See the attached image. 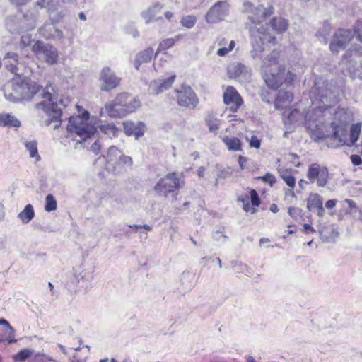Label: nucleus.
Segmentation results:
<instances>
[{"mask_svg": "<svg viewBox=\"0 0 362 362\" xmlns=\"http://www.w3.org/2000/svg\"><path fill=\"white\" fill-rule=\"evenodd\" d=\"M96 130H97V128H95L94 126L92 125V132H91L92 136H94L95 132H96Z\"/></svg>", "mask_w": 362, "mask_h": 362, "instance_id": "nucleus-61", "label": "nucleus"}, {"mask_svg": "<svg viewBox=\"0 0 362 362\" xmlns=\"http://www.w3.org/2000/svg\"><path fill=\"white\" fill-rule=\"evenodd\" d=\"M163 4L159 2L154 3L149 7L144 13V18L147 23H151L154 20H161L162 17L155 18L156 13L160 11L163 8Z\"/></svg>", "mask_w": 362, "mask_h": 362, "instance_id": "nucleus-27", "label": "nucleus"}, {"mask_svg": "<svg viewBox=\"0 0 362 362\" xmlns=\"http://www.w3.org/2000/svg\"><path fill=\"white\" fill-rule=\"evenodd\" d=\"M301 117L300 110L297 109L291 110L288 115L286 116L284 123L285 124H293L297 122Z\"/></svg>", "mask_w": 362, "mask_h": 362, "instance_id": "nucleus-38", "label": "nucleus"}, {"mask_svg": "<svg viewBox=\"0 0 362 362\" xmlns=\"http://www.w3.org/2000/svg\"><path fill=\"white\" fill-rule=\"evenodd\" d=\"M39 90L36 85H30L27 83H21L16 88V92L18 95H21L22 99H30L35 91Z\"/></svg>", "mask_w": 362, "mask_h": 362, "instance_id": "nucleus-20", "label": "nucleus"}, {"mask_svg": "<svg viewBox=\"0 0 362 362\" xmlns=\"http://www.w3.org/2000/svg\"><path fill=\"white\" fill-rule=\"evenodd\" d=\"M227 42V40L224 37L218 41V45L220 47V48L216 51V54L218 56L225 57L234 49L235 46V42L234 40H231L228 47H226Z\"/></svg>", "mask_w": 362, "mask_h": 362, "instance_id": "nucleus-28", "label": "nucleus"}, {"mask_svg": "<svg viewBox=\"0 0 362 362\" xmlns=\"http://www.w3.org/2000/svg\"><path fill=\"white\" fill-rule=\"evenodd\" d=\"M307 208L310 211L316 212L317 216L322 217L325 211L323 208V199L317 193H310L307 198Z\"/></svg>", "mask_w": 362, "mask_h": 362, "instance_id": "nucleus-17", "label": "nucleus"}, {"mask_svg": "<svg viewBox=\"0 0 362 362\" xmlns=\"http://www.w3.org/2000/svg\"><path fill=\"white\" fill-rule=\"evenodd\" d=\"M164 16L167 20L171 21L173 17V13L171 11H166L165 12Z\"/></svg>", "mask_w": 362, "mask_h": 362, "instance_id": "nucleus-55", "label": "nucleus"}, {"mask_svg": "<svg viewBox=\"0 0 362 362\" xmlns=\"http://www.w3.org/2000/svg\"><path fill=\"white\" fill-rule=\"evenodd\" d=\"M269 25L276 33H283L286 32L288 28V21L282 17L278 16L273 17L270 20Z\"/></svg>", "mask_w": 362, "mask_h": 362, "instance_id": "nucleus-25", "label": "nucleus"}, {"mask_svg": "<svg viewBox=\"0 0 362 362\" xmlns=\"http://www.w3.org/2000/svg\"><path fill=\"white\" fill-rule=\"evenodd\" d=\"M337 201L336 199H330L325 202V207L327 209H332L335 207Z\"/></svg>", "mask_w": 362, "mask_h": 362, "instance_id": "nucleus-52", "label": "nucleus"}, {"mask_svg": "<svg viewBox=\"0 0 362 362\" xmlns=\"http://www.w3.org/2000/svg\"><path fill=\"white\" fill-rule=\"evenodd\" d=\"M26 146L30 151V156L37 158V151L35 144L34 142H30L26 144Z\"/></svg>", "mask_w": 362, "mask_h": 362, "instance_id": "nucleus-47", "label": "nucleus"}, {"mask_svg": "<svg viewBox=\"0 0 362 362\" xmlns=\"http://www.w3.org/2000/svg\"><path fill=\"white\" fill-rule=\"evenodd\" d=\"M99 80L102 90L111 91L120 86L122 79L110 67H104L101 70Z\"/></svg>", "mask_w": 362, "mask_h": 362, "instance_id": "nucleus-11", "label": "nucleus"}, {"mask_svg": "<svg viewBox=\"0 0 362 362\" xmlns=\"http://www.w3.org/2000/svg\"><path fill=\"white\" fill-rule=\"evenodd\" d=\"M107 361H108L107 359H103L100 362H107Z\"/></svg>", "mask_w": 362, "mask_h": 362, "instance_id": "nucleus-64", "label": "nucleus"}, {"mask_svg": "<svg viewBox=\"0 0 362 362\" xmlns=\"http://www.w3.org/2000/svg\"><path fill=\"white\" fill-rule=\"evenodd\" d=\"M307 177L310 182H316L317 186L324 187L327 184L329 172L326 167L313 163L308 168Z\"/></svg>", "mask_w": 362, "mask_h": 362, "instance_id": "nucleus-12", "label": "nucleus"}, {"mask_svg": "<svg viewBox=\"0 0 362 362\" xmlns=\"http://www.w3.org/2000/svg\"><path fill=\"white\" fill-rule=\"evenodd\" d=\"M223 100L228 109L233 113L237 112L244 104L243 97L232 86L226 88L223 94Z\"/></svg>", "mask_w": 362, "mask_h": 362, "instance_id": "nucleus-10", "label": "nucleus"}, {"mask_svg": "<svg viewBox=\"0 0 362 362\" xmlns=\"http://www.w3.org/2000/svg\"><path fill=\"white\" fill-rule=\"evenodd\" d=\"M34 210L31 204H28L23 210L19 213L18 217L23 223H28L34 217Z\"/></svg>", "mask_w": 362, "mask_h": 362, "instance_id": "nucleus-33", "label": "nucleus"}, {"mask_svg": "<svg viewBox=\"0 0 362 362\" xmlns=\"http://www.w3.org/2000/svg\"><path fill=\"white\" fill-rule=\"evenodd\" d=\"M52 90V93L49 90L42 92V100L38 104V107L53 118H57L60 117L62 107L66 105L62 104V100L55 95L54 90Z\"/></svg>", "mask_w": 362, "mask_h": 362, "instance_id": "nucleus-6", "label": "nucleus"}, {"mask_svg": "<svg viewBox=\"0 0 362 362\" xmlns=\"http://www.w3.org/2000/svg\"><path fill=\"white\" fill-rule=\"evenodd\" d=\"M274 13V8L269 6L263 9L257 8L255 16H251L250 20L254 24H260Z\"/></svg>", "mask_w": 362, "mask_h": 362, "instance_id": "nucleus-22", "label": "nucleus"}, {"mask_svg": "<svg viewBox=\"0 0 362 362\" xmlns=\"http://www.w3.org/2000/svg\"><path fill=\"white\" fill-rule=\"evenodd\" d=\"M204 171H205V168L204 167H199L198 170H197V174L199 175V177H204Z\"/></svg>", "mask_w": 362, "mask_h": 362, "instance_id": "nucleus-54", "label": "nucleus"}, {"mask_svg": "<svg viewBox=\"0 0 362 362\" xmlns=\"http://www.w3.org/2000/svg\"><path fill=\"white\" fill-rule=\"evenodd\" d=\"M174 93L180 107L194 110L199 104V98L189 85L182 84L178 88L174 89Z\"/></svg>", "mask_w": 362, "mask_h": 362, "instance_id": "nucleus-7", "label": "nucleus"}, {"mask_svg": "<svg viewBox=\"0 0 362 362\" xmlns=\"http://www.w3.org/2000/svg\"><path fill=\"white\" fill-rule=\"evenodd\" d=\"M133 161L130 156H125L117 147L109 148L107 156H99L94 163V166L99 171L104 168L108 172L119 173L124 167L132 166Z\"/></svg>", "mask_w": 362, "mask_h": 362, "instance_id": "nucleus-3", "label": "nucleus"}, {"mask_svg": "<svg viewBox=\"0 0 362 362\" xmlns=\"http://www.w3.org/2000/svg\"><path fill=\"white\" fill-rule=\"evenodd\" d=\"M257 179L269 184L270 186H272L276 182L275 176L269 173H267L264 176L258 177Z\"/></svg>", "mask_w": 362, "mask_h": 362, "instance_id": "nucleus-43", "label": "nucleus"}, {"mask_svg": "<svg viewBox=\"0 0 362 362\" xmlns=\"http://www.w3.org/2000/svg\"><path fill=\"white\" fill-rule=\"evenodd\" d=\"M153 56V49L152 47H148L138 53L134 61L136 69L139 70L141 64L150 62Z\"/></svg>", "mask_w": 362, "mask_h": 362, "instance_id": "nucleus-21", "label": "nucleus"}, {"mask_svg": "<svg viewBox=\"0 0 362 362\" xmlns=\"http://www.w3.org/2000/svg\"><path fill=\"white\" fill-rule=\"evenodd\" d=\"M247 362H255V359L252 356H248L247 358Z\"/></svg>", "mask_w": 362, "mask_h": 362, "instance_id": "nucleus-60", "label": "nucleus"}, {"mask_svg": "<svg viewBox=\"0 0 362 362\" xmlns=\"http://www.w3.org/2000/svg\"><path fill=\"white\" fill-rule=\"evenodd\" d=\"M57 202L52 194H49L45 198V211L49 212L56 210Z\"/></svg>", "mask_w": 362, "mask_h": 362, "instance_id": "nucleus-39", "label": "nucleus"}, {"mask_svg": "<svg viewBox=\"0 0 362 362\" xmlns=\"http://www.w3.org/2000/svg\"><path fill=\"white\" fill-rule=\"evenodd\" d=\"M247 191V194L238 196L237 202L242 203V209L245 213L254 214L257 212L262 201L255 189L248 188Z\"/></svg>", "mask_w": 362, "mask_h": 362, "instance_id": "nucleus-9", "label": "nucleus"}, {"mask_svg": "<svg viewBox=\"0 0 362 362\" xmlns=\"http://www.w3.org/2000/svg\"><path fill=\"white\" fill-rule=\"evenodd\" d=\"M333 129L332 137L337 140L340 145H346L348 136V122L339 120L332 122Z\"/></svg>", "mask_w": 362, "mask_h": 362, "instance_id": "nucleus-14", "label": "nucleus"}, {"mask_svg": "<svg viewBox=\"0 0 362 362\" xmlns=\"http://www.w3.org/2000/svg\"><path fill=\"white\" fill-rule=\"evenodd\" d=\"M89 114L87 111L71 116L66 127L67 131L75 134L82 139L89 137Z\"/></svg>", "mask_w": 362, "mask_h": 362, "instance_id": "nucleus-5", "label": "nucleus"}, {"mask_svg": "<svg viewBox=\"0 0 362 362\" xmlns=\"http://www.w3.org/2000/svg\"><path fill=\"white\" fill-rule=\"evenodd\" d=\"M197 22L196 16L193 15H187L183 16L180 20V24L182 26L190 29L193 28Z\"/></svg>", "mask_w": 362, "mask_h": 362, "instance_id": "nucleus-36", "label": "nucleus"}, {"mask_svg": "<svg viewBox=\"0 0 362 362\" xmlns=\"http://www.w3.org/2000/svg\"><path fill=\"white\" fill-rule=\"evenodd\" d=\"M354 57V60L358 58V62L362 64V47H359L357 49H349L346 53L343 55L344 59H348Z\"/></svg>", "mask_w": 362, "mask_h": 362, "instance_id": "nucleus-34", "label": "nucleus"}, {"mask_svg": "<svg viewBox=\"0 0 362 362\" xmlns=\"http://www.w3.org/2000/svg\"><path fill=\"white\" fill-rule=\"evenodd\" d=\"M302 232L304 234H313L316 233V230L309 223H303Z\"/></svg>", "mask_w": 362, "mask_h": 362, "instance_id": "nucleus-48", "label": "nucleus"}, {"mask_svg": "<svg viewBox=\"0 0 362 362\" xmlns=\"http://www.w3.org/2000/svg\"><path fill=\"white\" fill-rule=\"evenodd\" d=\"M14 331L9 323L4 319L0 320V341H13Z\"/></svg>", "mask_w": 362, "mask_h": 362, "instance_id": "nucleus-23", "label": "nucleus"}, {"mask_svg": "<svg viewBox=\"0 0 362 362\" xmlns=\"http://www.w3.org/2000/svg\"><path fill=\"white\" fill-rule=\"evenodd\" d=\"M331 29V25L328 23H325L317 34L319 37H322L324 39L325 44L328 42L327 36L329 35Z\"/></svg>", "mask_w": 362, "mask_h": 362, "instance_id": "nucleus-40", "label": "nucleus"}, {"mask_svg": "<svg viewBox=\"0 0 362 362\" xmlns=\"http://www.w3.org/2000/svg\"><path fill=\"white\" fill-rule=\"evenodd\" d=\"M185 183L182 173L170 172L158 180L154 186V190L159 195L165 197L172 194L174 199L176 200L177 192L184 187Z\"/></svg>", "mask_w": 362, "mask_h": 362, "instance_id": "nucleus-4", "label": "nucleus"}, {"mask_svg": "<svg viewBox=\"0 0 362 362\" xmlns=\"http://www.w3.org/2000/svg\"><path fill=\"white\" fill-rule=\"evenodd\" d=\"M222 141L226 146L228 151H240L243 150L242 141L238 137H229L224 136L221 138Z\"/></svg>", "mask_w": 362, "mask_h": 362, "instance_id": "nucleus-26", "label": "nucleus"}, {"mask_svg": "<svg viewBox=\"0 0 362 362\" xmlns=\"http://www.w3.org/2000/svg\"><path fill=\"white\" fill-rule=\"evenodd\" d=\"M249 144L250 147L259 149L261 146V140L257 136L252 135L249 141Z\"/></svg>", "mask_w": 362, "mask_h": 362, "instance_id": "nucleus-46", "label": "nucleus"}, {"mask_svg": "<svg viewBox=\"0 0 362 362\" xmlns=\"http://www.w3.org/2000/svg\"><path fill=\"white\" fill-rule=\"evenodd\" d=\"M80 18H81V20H85L86 19L85 16L83 14H81L80 15Z\"/></svg>", "mask_w": 362, "mask_h": 362, "instance_id": "nucleus-63", "label": "nucleus"}, {"mask_svg": "<svg viewBox=\"0 0 362 362\" xmlns=\"http://www.w3.org/2000/svg\"><path fill=\"white\" fill-rule=\"evenodd\" d=\"M260 96L262 100L270 103L273 99V95L269 90L262 89L260 93Z\"/></svg>", "mask_w": 362, "mask_h": 362, "instance_id": "nucleus-44", "label": "nucleus"}, {"mask_svg": "<svg viewBox=\"0 0 362 362\" xmlns=\"http://www.w3.org/2000/svg\"><path fill=\"white\" fill-rule=\"evenodd\" d=\"M176 75L173 74L167 78L153 80L149 85V90L153 95H159L170 89L175 83Z\"/></svg>", "mask_w": 362, "mask_h": 362, "instance_id": "nucleus-15", "label": "nucleus"}, {"mask_svg": "<svg viewBox=\"0 0 362 362\" xmlns=\"http://www.w3.org/2000/svg\"><path fill=\"white\" fill-rule=\"evenodd\" d=\"M350 158H351L352 163L354 165H359L362 164V159H361V156L358 155H356V154L351 155Z\"/></svg>", "mask_w": 362, "mask_h": 362, "instance_id": "nucleus-50", "label": "nucleus"}, {"mask_svg": "<svg viewBox=\"0 0 362 362\" xmlns=\"http://www.w3.org/2000/svg\"><path fill=\"white\" fill-rule=\"evenodd\" d=\"M20 122L18 120L13 119L8 115L1 114L0 115V125H13L15 127L19 126Z\"/></svg>", "mask_w": 362, "mask_h": 362, "instance_id": "nucleus-37", "label": "nucleus"}, {"mask_svg": "<svg viewBox=\"0 0 362 362\" xmlns=\"http://www.w3.org/2000/svg\"><path fill=\"white\" fill-rule=\"evenodd\" d=\"M280 177L285 182L286 185L289 187L286 191V195H290L292 197H295L296 194L294 192V188L296 187V178L293 175L291 169H282L279 171Z\"/></svg>", "mask_w": 362, "mask_h": 362, "instance_id": "nucleus-18", "label": "nucleus"}, {"mask_svg": "<svg viewBox=\"0 0 362 362\" xmlns=\"http://www.w3.org/2000/svg\"><path fill=\"white\" fill-rule=\"evenodd\" d=\"M258 32L262 35L259 38L262 45L267 43L275 45L276 43V38L274 36H272L269 33H263L260 31V29H258Z\"/></svg>", "mask_w": 362, "mask_h": 362, "instance_id": "nucleus-41", "label": "nucleus"}, {"mask_svg": "<svg viewBox=\"0 0 362 362\" xmlns=\"http://www.w3.org/2000/svg\"><path fill=\"white\" fill-rule=\"evenodd\" d=\"M342 209L339 211L338 216L339 219H342L344 216L351 214V211L356 208L355 202L351 199H345L341 203Z\"/></svg>", "mask_w": 362, "mask_h": 362, "instance_id": "nucleus-31", "label": "nucleus"}, {"mask_svg": "<svg viewBox=\"0 0 362 362\" xmlns=\"http://www.w3.org/2000/svg\"><path fill=\"white\" fill-rule=\"evenodd\" d=\"M228 14L226 4L223 1L216 3L206 13V21L209 23H216L223 21Z\"/></svg>", "mask_w": 362, "mask_h": 362, "instance_id": "nucleus-13", "label": "nucleus"}, {"mask_svg": "<svg viewBox=\"0 0 362 362\" xmlns=\"http://www.w3.org/2000/svg\"><path fill=\"white\" fill-rule=\"evenodd\" d=\"M353 34L351 30L339 28L337 29L329 42V49L333 54H338L340 51L344 50L346 46L353 39Z\"/></svg>", "mask_w": 362, "mask_h": 362, "instance_id": "nucleus-8", "label": "nucleus"}, {"mask_svg": "<svg viewBox=\"0 0 362 362\" xmlns=\"http://www.w3.org/2000/svg\"><path fill=\"white\" fill-rule=\"evenodd\" d=\"M100 131L108 137L112 138L117 136L118 128L114 123H106L98 127Z\"/></svg>", "mask_w": 362, "mask_h": 362, "instance_id": "nucleus-32", "label": "nucleus"}, {"mask_svg": "<svg viewBox=\"0 0 362 362\" xmlns=\"http://www.w3.org/2000/svg\"><path fill=\"white\" fill-rule=\"evenodd\" d=\"M129 228H131L135 230H137L141 228V225H132V226L129 225Z\"/></svg>", "mask_w": 362, "mask_h": 362, "instance_id": "nucleus-56", "label": "nucleus"}, {"mask_svg": "<svg viewBox=\"0 0 362 362\" xmlns=\"http://www.w3.org/2000/svg\"><path fill=\"white\" fill-rule=\"evenodd\" d=\"M141 228L145 229L146 231L151 230V227L147 224L141 225Z\"/></svg>", "mask_w": 362, "mask_h": 362, "instance_id": "nucleus-58", "label": "nucleus"}, {"mask_svg": "<svg viewBox=\"0 0 362 362\" xmlns=\"http://www.w3.org/2000/svg\"><path fill=\"white\" fill-rule=\"evenodd\" d=\"M247 161H248V158L247 157H245L242 155H240L238 156V164H239L240 169L241 170H245V164L247 163Z\"/></svg>", "mask_w": 362, "mask_h": 362, "instance_id": "nucleus-49", "label": "nucleus"}, {"mask_svg": "<svg viewBox=\"0 0 362 362\" xmlns=\"http://www.w3.org/2000/svg\"><path fill=\"white\" fill-rule=\"evenodd\" d=\"M290 156L293 157L294 159L298 160V163L296 165V166H298L300 163L298 162L299 156L297 154L294 153H290Z\"/></svg>", "mask_w": 362, "mask_h": 362, "instance_id": "nucleus-57", "label": "nucleus"}, {"mask_svg": "<svg viewBox=\"0 0 362 362\" xmlns=\"http://www.w3.org/2000/svg\"><path fill=\"white\" fill-rule=\"evenodd\" d=\"M269 210L273 213H277L279 211V207L276 204H272L269 206Z\"/></svg>", "mask_w": 362, "mask_h": 362, "instance_id": "nucleus-53", "label": "nucleus"}, {"mask_svg": "<svg viewBox=\"0 0 362 362\" xmlns=\"http://www.w3.org/2000/svg\"><path fill=\"white\" fill-rule=\"evenodd\" d=\"M141 106L140 101L127 92L117 93L105 104L104 109L111 118H122L134 112Z\"/></svg>", "mask_w": 362, "mask_h": 362, "instance_id": "nucleus-2", "label": "nucleus"}, {"mask_svg": "<svg viewBox=\"0 0 362 362\" xmlns=\"http://www.w3.org/2000/svg\"><path fill=\"white\" fill-rule=\"evenodd\" d=\"M352 34L361 42H362V18L357 20L353 25Z\"/></svg>", "mask_w": 362, "mask_h": 362, "instance_id": "nucleus-35", "label": "nucleus"}, {"mask_svg": "<svg viewBox=\"0 0 362 362\" xmlns=\"http://www.w3.org/2000/svg\"><path fill=\"white\" fill-rule=\"evenodd\" d=\"M294 96L291 92L279 90L274 100V106L277 110H283L287 107L293 100Z\"/></svg>", "mask_w": 362, "mask_h": 362, "instance_id": "nucleus-19", "label": "nucleus"}, {"mask_svg": "<svg viewBox=\"0 0 362 362\" xmlns=\"http://www.w3.org/2000/svg\"><path fill=\"white\" fill-rule=\"evenodd\" d=\"M30 355H31V351L30 350L24 349V350H22L20 352H18L17 354H16L13 356V358L16 362H23L26 358L30 357Z\"/></svg>", "mask_w": 362, "mask_h": 362, "instance_id": "nucleus-42", "label": "nucleus"}, {"mask_svg": "<svg viewBox=\"0 0 362 362\" xmlns=\"http://www.w3.org/2000/svg\"><path fill=\"white\" fill-rule=\"evenodd\" d=\"M101 150V145L99 141H96L92 144V152H94L96 155H98Z\"/></svg>", "mask_w": 362, "mask_h": 362, "instance_id": "nucleus-51", "label": "nucleus"}, {"mask_svg": "<svg viewBox=\"0 0 362 362\" xmlns=\"http://www.w3.org/2000/svg\"><path fill=\"white\" fill-rule=\"evenodd\" d=\"M295 232H296V230H288V234H293V233H294Z\"/></svg>", "mask_w": 362, "mask_h": 362, "instance_id": "nucleus-62", "label": "nucleus"}, {"mask_svg": "<svg viewBox=\"0 0 362 362\" xmlns=\"http://www.w3.org/2000/svg\"><path fill=\"white\" fill-rule=\"evenodd\" d=\"M205 122L209 132L216 134L221 127V119L216 117L213 113H209L205 118Z\"/></svg>", "mask_w": 362, "mask_h": 362, "instance_id": "nucleus-30", "label": "nucleus"}, {"mask_svg": "<svg viewBox=\"0 0 362 362\" xmlns=\"http://www.w3.org/2000/svg\"><path fill=\"white\" fill-rule=\"evenodd\" d=\"M124 132L128 136H134L135 139H139L144 134L146 125L143 122L134 123L128 120L122 123Z\"/></svg>", "mask_w": 362, "mask_h": 362, "instance_id": "nucleus-16", "label": "nucleus"}, {"mask_svg": "<svg viewBox=\"0 0 362 362\" xmlns=\"http://www.w3.org/2000/svg\"><path fill=\"white\" fill-rule=\"evenodd\" d=\"M362 123L357 122L353 124L350 127V132L348 134L346 146H352L355 145V144L358 140L359 136L361 132Z\"/></svg>", "mask_w": 362, "mask_h": 362, "instance_id": "nucleus-24", "label": "nucleus"}, {"mask_svg": "<svg viewBox=\"0 0 362 362\" xmlns=\"http://www.w3.org/2000/svg\"><path fill=\"white\" fill-rule=\"evenodd\" d=\"M182 38V35H177L173 38L170 37L163 40L158 45L156 55L159 52H165L168 49L173 47L175 45V42L180 41Z\"/></svg>", "mask_w": 362, "mask_h": 362, "instance_id": "nucleus-29", "label": "nucleus"}, {"mask_svg": "<svg viewBox=\"0 0 362 362\" xmlns=\"http://www.w3.org/2000/svg\"><path fill=\"white\" fill-rule=\"evenodd\" d=\"M268 242H269V240L266 238H262L259 240L260 244H263V243H268Z\"/></svg>", "mask_w": 362, "mask_h": 362, "instance_id": "nucleus-59", "label": "nucleus"}, {"mask_svg": "<svg viewBox=\"0 0 362 362\" xmlns=\"http://www.w3.org/2000/svg\"><path fill=\"white\" fill-rule=\"evenodd\" d=\"M280 52L273 50L263 61V79L269 88L277 90L281 85L291 86L296 75L291 71L284 73L285 68L279 63Z\"/></svg>", "mask_w": 362, "mask_h": 362, "instance_id": "nucleus-1", "label": "nucleus"}, {"mask_svg": "<svg viewBox=\"0 0 362 362\" xmlns=\"http://www.w3.org/2000/svg\"><path fill=\"white\" fill-rule=\"evenodd\" d=\"M288 213L292 218L296 219L300 215L301 209L298 207L290 206L288 209Z\"/></svg>", "mask_w": 362, "mask_h": 362, "instance_id": "nucleus-45", "label": "nucleus"}]
</instances>
